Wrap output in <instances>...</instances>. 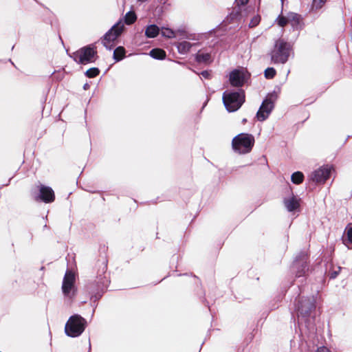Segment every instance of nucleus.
I'll use <instances>...</instances> for the list:
<instances>
[{
    "mask_svg": "<svg viewBox=\"0 0 352 352\" xmlns=\"http://www.w3.org/2000/svg\"><path fill=\"white\" fill-rule=\"evenodd\" d=\"M292 46L283 40H278L271 53L272 61L274 63H285L290 55Z\"/></svg>",
    "mask_w": 352,
    "mask_h": 352,
    "instance_id": "nucleus-1",
    "label": "nucleus"
},
{
    "mask_svg": "<svg viewBox=\"0 0 352 352\" xmlns=\"http://www.w3.org/2000/svg\"><path fill=\"white\" fill-rule=\"evenodd\" d=\"M254 144V138L248 133H241L234 137L232 142L234 151L245 154L251 151Z\"/></svg>",
    "mask_w": 352,
    "mask_h": 352,
    "instance_id": "nucleus-2",
    "label": "nucleus"
},
{
    "mask_svg": "<svg viewBox=\"0 0 352 352\" xmlns=\"http://www.w3.org/2000/svg\"><path fill=\"white\" fill-rule=\"evenodd\" d=\"M223 101L227 110L233 112L239 109L245 101L243 91H226L223 95Z\"/></svg>",
    "mask_w": 352,
    "mask_h": 352,
    "instance_id": "nucleus-3",
    "label": "nucleus"
},
{
    "mask_svg": "<svg viewBox=\"0 0 352 352\" xmlns=\"http://www.w3.org/2000/svg\"><path fill=\"white\" fill-rule=\"evenodd\" d=\"M86 320L79 315L71 316L65 327V333L70 337H78L85 330Z\"/></svg>",
    "mask_w": 352,
    "mask_h": 352,
    "instance_id": "nucleus-4",
    "label": "nucleus"
},
{
    "mask_svg": "<svg viewBox=\"0 0 352 352\" xmlns=\"http://www.w3.org/2000/svg\"><path fill=\"white\" fill-rule=\"evenodd\" d=\"M124 30V24L122 20L118 21L104 36L102 43L108 50H111L115 44L114 42L121 34Z\"/></svg>",
    "mask_w": 352,
    "mask_h": 352,
    "instance_id": "nucleus-5",
    "label": "nucleus"
},
{
    "mask_svg": "<svg viewBox=\"0 0 352 352\" xmlns=\"http://www.w3.org/2000/svg\"><path fill=\"white\" fill-rule=\"evenodd\" d=\"M75 283V274L72 271H67L63 280L62 291L63 294L70 299L73 298L76 293Z\"/></svg>",
    "mask_w": 352,
    "mask_h": 352,
    "instance_id": "nucleus-6",
    "label": "nucleus"
},
{
    "mask_svg": "<svg viewBox=\"0 0 352 352\" xmlns=\"http://www.w3.org/2000/svg\"><path fill=\"white\" fill-rule=\"evenodd\" d=\"M96 52L93 47H85L73 54L74 60L80 64H87L93 62Z\"/></svg>",
    "mask_w": 352,
    "mask_h": 352,
    "instance_id": "nucleus-7",
    "label": "nucleus"
},
{
    "mask_svg": "<svg viewBox=\"0 0 352 352\" xmlns=\"http://www.w3.org/2000/svg\"><path fill=\"white\" fill-rule=\"evenodd\" d=\"M333 170L334 168L331 165L322 166L311 174V179L317 183H324Z\"/></svg>",
    "mask_w": 352,
    "mask_h": 352,
    "instance_id": "nucleus-8",
    "label": "nucleus"
},
{
    "mask_svg": "<svg viewBox=\"0 0 352 352\" xmlns=\"http://www.w3.org/2000/svg\"><path fill=\"white\" fill-rule=\"evenodd\" d=\"M249 74L244 69H234L230 73L229 81L233 87H241L248 80Z\"/></svg>",
    "mask_w": 352,
    "mask_h": 352,
    "instance_id": "nucleus-9",
    "label": "nucleus"
},
{
    "mask_svg": "<svg viewBox=\"0 0 352 352\" xmlns=\"http://www.w3.org/2000/svg\"><path fill=\"white\" fill-rule=\"evenodd\" d=\"M274 108V102L270 99H265L260 107L256 118L258 120L262 122L266 120Z\"/></svg>",
    "mask_w": 352,
    "mask_h": 352,
    "instance_id": "nucleus-10",
    "label": "nucleus"
},
{
    "mask_svg": "<svg viewBox=\"0 0 352 352\" xmlns=\"http://www.w3.org/2000/svg\"><path fill=\"white\" fill-rule=\"evenodd\" d=\"M300 199L292 194L283 200L284 206L289 212H294L300 208Z\"/></svg>",
    "mask_w": 352,
    "mask_h": 352,
    "instance_id": "nucleus-11",
    "label": "nucleus"
},
{
    "mask_svg": "<svg viewBox=\"0 0 352 352\" xmlns=\"http://www.w3.org/2000/svg\"><path fill=\"white\" fill-rule=\"evenodd\" d=\"M40 199L45 203L52 202L54 200V192L48 186L41 185L39 188Z\"/></svg>",
    "mask_w": 352,
    "mask_h": 352,
    "instance_id": "nucleus-12",
    "label": "nucleus"
},
{
    "mask_svg": "<svg viewBox=\"0 0 352 352\" xmlns=\"http://www.w3.org/2000/svg\"><path fill=\"white\" fill-rule=\"evenodd\" d=\"M345 236L343 241L349 248H352V226H348L345 229Z\"/></svg>",
    "mask_w": 352,
    "mask_h": 352,
    "instance_id": "nucleus-13",
    "label": "nucleus"
},
{
    "mask_svg": "<svg viewBox=\"0 0 352 352\" xmlns=\"http://www.w3.org/2000/svg\"><path fill=\"white\" fill-rule=\"evenodd\" d=\"M160 32L159 28L155 25H148L145 31V34L148 38L156 37Z\"/></svg>",
    "mask_w": 352,
    "mask_h": 352,
    "instance_id": "nucleus-14",
    "label": "nucleus"
},
{
    "mask_svg": "<svg viewBox=\"0 0 352 352\" xmlns=\"http://www.w3.org/2000/svg\"><path fill=\"white\" fill-rule=\"evenodd\" d=\"M300 22V15L296 13H289L288 14V23L291 24V25L297 28Z\"/></svg>",
    "mask_w": 352,
    "mask_h": 352,
    "instance_id": "nucleus-15",
    "label": "nucleus"
},
{
    "mask_svg": "<svg viewBox=\"0 0 352 352\" xmlns=\"http://www.w3.org/2000/svg\"><path fill=\"white\" fill-rule=\"evenodd\" d=\"M192 47V44L188 41H182L177 45V50L180 54L188 53Z\"/></svg>",
    "mask_w": 352,
    "mask_h": 352,
    "instance_id": "nucleus-16",
    "label": "nucleus"
},
{
    "mask_svg": "<svg viewBox=\"0 0 352 352\" xmlns=\"http://www.w3.org/2000/svg\"><path fill=\"white\" fill-rule=\"evenodd\" d=\"M149 54L151 57L156 59L162 60L166 57V52L163 50L159 48L152 50Z\"/></svg>",
    "mask_w": 352,
    "mask_h": 352,
    "instance_id": "nucleus-17",
    "label": "nucleus"
},
{
    "mask_svg": "<svg viewBox=\"0 0 352 352\" xmlns=\"http://www.w3.org/2000/svg\"><path fill=\"white\" fill-rule=\"evenodd\" d=\"M137 19L135 13L133 11L128 12L124 16V23L126 25L133 24Z\"/></svg>",
    "mask_w": 352,
    "mask_h": 352,
    "instance_id": "nucleus-18",
    "label": "nucleus"
},
{
    "mask_svg": "<svg viewBox=\"0 0 352 352\" xmlns=\"http://www.w3.org/2000/svg\"><path fill=\"white\" fill-rule=\"evenodd\" d=\"M303 179H304V175L300 171L294 173L291 177L292 182L295 184H301L303 181Z\"/></svg>",
    "mask_w": 352,
    "mask_h": 352,
    "instance_id": "nucleus-19",
    "label": "nucleus"
},
{
    "mask_svg": "<svg viewBox=\"0 0 352 352\" xmlns=\"http://www.w3.org/2000/svg\"><path fill=\"white\" fill-rule=\"evenodd\" d=\"M125 55V50L122 47H117L113 52V58L117 61L122 60Z\"/></svg>",
    "mask_w": 352,
    "mask_h": 352,
    "instance_id": "nucleus-20",
    "label": "nucleus"
},
{
    "mask_svg": "<svg viewBox=\"0 0 352 352\" xmlns=\"http://www.w3.org/2000/svg\"><path fill=\"white\" fill-rule=\"evenodd\" d=\"M161 34L163 36L167 37L169 38L175 37V32H173L172 30L168 29V28H163L162 30Z\"/></svg>",
    "mask_w": 352,
    "mask_h": 352,
    "instance_id": "nucleus-21",
    "label": "nucleus"
},
{
    "mask_svg": "<svg viewBox=\"0 0 352 352\" xmlns=\"http://www.w3.org/2000/svg\"><path fill=\"white\" fill-rule=\"evenodd\" d=\"M210 58V56L209 54H197L196 56V59L198 62H208Z\"/></svg>",
    "mask_w": 352,
    "mask_h": 352,
    "instance_id": "nucleus-22",
    "label": "nucleus"
},
{
    "mask_svg": "<svg viewBox=\"0 0 352 352\" xmlns=\"http://www.w3.org/2000/svg\"><path fill=\"white\" fill-rule=\"evenodd\" d=\"M276 75V70L273 67H268L265 71V76L267 78H272Z\"/></svg>",
    "mask_w": 352,
    "mask_h": 352,
    "instance_id": "nucleus-23",
    "label": "nucleus"
},
{
    "mask_svg": "<svg viewBox=\"0 0 352 352\" xmlns=\"http://www.w3.org/2000/svg\"><path fill=\"white\" fill-rule=\"evenodd\" d=\"M99 74V70L97 68H91L86 72V76L89 78L96 77Z\"/></svg>",
    "mask_w": 352,
    "mask_h": 352,
    "instance_id": "nucleus-24",
    "label": "nucleus"
},
{
    "mask_svg": "<svg viewBox=\"0 0 352 352\" xmlns=\"http://www.w3.org/2000/svg\"><path fill=\"white\" fill-rule=\"evenodd\" d=\"M277 23L279 26L283 27L288 23V16L287 17L279 16L277 20Z\"/></svg>",
    "mask_w": 352,
    "mask_h": 352,
    "instance_id": "nucleus-25",
    "label": "nucleus"
},
{
    "mask_svg": "<svg viewBox=\"0 0 352 352\" xmlns=\"http://www.w3.org/2000/svg\"><path fill=\"white\" fill-rule=\"evenodd\" d=\"M327 0H314L313 6L316 9L321 8L326 3Z\"/></svg>",
    "mask_w": 352,
    "mask_h": 352,
    "instance_id": "nucleus-26",
    "label": "nucleus"
},
{
    "mask_svg": "<svg viewBox=\"0 0 352 352\" xmlns=\"http://www.w3.org/2000/svg\"><path fill=\"white\" fill-rule=\"evenodd\" d=\"M306 308L307 307H306L305 305H304L302 302H300V305H298L297 307V310L300 314H302L304 311H307Z\"/></svg>",
    "mask_w": 352,
    "mask_h": 352,
    "instance_id": "nucleus-27",
    "label": "nucleus"
},
{
    "mask_svg": "<svg viewBox=\"0 0 352 352\" xmlns=\"http://www.w3.org/2000/svg\"><path fill=\"white\" fill-rule=\"evenodd\" d=\"M259 22V18L258 17H255L252 19V21L250 22V25L252 27H254V26H256Z\"/></svg>",
    "mask_w": 352,
    "mask_h": 352,
    "instance_id": "nucleus-28",
    "label": "nucleus"
},
{
    "mask_svg": "<svg viewBox=\"0 0 352 352\" xmlns=\"http://www.w3.org/2000/svg\"><path fill=\"white\" fill-rule=\"evenodd\" d=\"M316 352H330V351L326 346H321L317 349Z\"/></svg>",
    "mask_w": 352,
    "mask_h": 352,
    "instance_id": "nucleus-29",
    "label": "nucleus"
},
{
    "mask_svg": "<svg viewBox=\"0 0 352 352\" xmlns=\"http://www.w3.org/2000/svg\"><path fill=\"white\" fill-rule=\"evenodd\" d=\"M201 75L205 78H208L210 77V73L208 71L202 72Z\"/></svg>",
    "mask_w": 352,
    "mask_h": 352,
    "instance_id": "nucleus-30",
    "label": "nucleus"
},
{
    "mask_svg": "<svg viewBox=\"0 0 352 352\" xmlns=\"http://www.w3.org/2000/svg\"><path fill=\"white\" fill-rule=\"evenodd\" d=\"M248 0H236L238 4L244 5L247 3Z\"/></svg>",
    "mask_w": 352,
    "mask_h": 352,
    "instance_id": "nucleus-31",
    "label": "nucleus"
},
{
    "mask_svg": "<svg viewBox=\"0 0 352 352\" xmlns=\"http://www.w3.org/2000/svg\"><path fill=\"white\" fill-rule=\"evenodd\" d=\"M338 273H339L338 272H332L331 274V278H335L337 276V275L338 274Z\"/></svg>",
    "mask_w": 352,
    "mask_h": 352,
    "instance_id": "nucleus-32",
    "label": "nucleus"
},
{
    "mask_svg": "<svg viewBox=\"0 0 352 352\" xmlns=\"http://www.w3.org/2000/svg\"><path fill=\"white\" fill-rule=\"evenodd\" d=\"M88 87H89V85H88L87 84H85V85H84V89H87Z\"/></svg>",
    "mask_w": 352,
    "mask_h": 352,
    "instance_id": "nucleus-33",
    "label": "nucleus"
},
{
    "mask_svg": "<svg viewBox=\"0 0 352 352\" xmlns=\"http://www.w3.org/2000/svg\"><path fill=\"white\" fill-rule=\"evenodd\" d=\"M313 307V305H310L309 309H311Z\"/></svg>",
    "mask_w": 352,
    "mask_h": 352,
    "instance_id": "nucleus-34",
    "label": "nucleus"
}]
</instances>
